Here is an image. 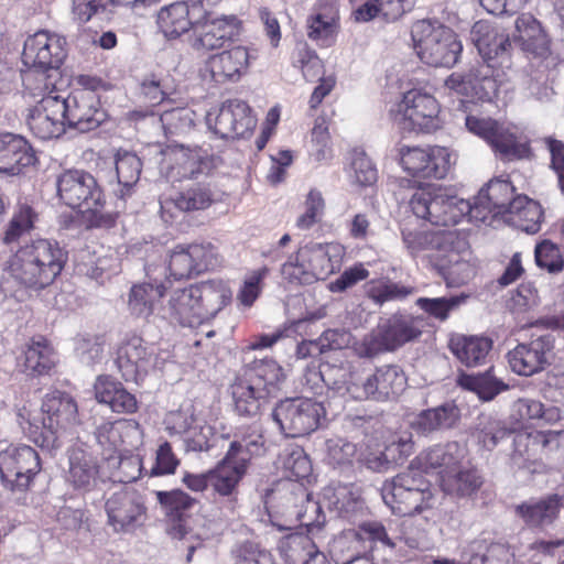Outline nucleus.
Masks as SVG:
<instances>
[{
    "label": "nucleus",
    "mask_w": 564,
    "mask_h": 564,
    "mask_svg": "<svg viewBox=\"0 0 564 564\" xmlns=\"http://www.w3.org/2000/svg\"><path fill=\"white\" fill-rule=\"evenodd\" d=\"M194 285L174 290L165 305L159 310V316L182 326L196 327L202 323Z\"/></svg>",
    "instance_id": "nucleus-31"
},
{
    "label": "nucleus",
    "mask_w": 564,
    "mask_h": 564,
    "mask_svg": "<svg viewBox=\"0 0 564 564\" xmlns=\"http://www.w3.org/2000/svg\"><path fill=\"white\" fill-rule=\"evenodd\" d=\"M215 193L205 183H194L178 193L160 198L161 217L173 220L176 213H189L207 209L216 200Z\"/></svg>",
    "instance_id": "nucleus-26"
},
{
    "label": "nucleus",
    "mask_w": 564,
    "mask_h": 564,
    "mask_svg": "<svg viewBox=\"0 0 564 564\" xmlns=\"http://www.w3.org/2000/svg\"><path fill=\"white\" fill-rule=\"evenodd\" d=\"M194 30V48L206 51L221 47L237 34L234 20L227 18L208 20L207 17L199 25H196Z\"/></svg>",
    "instance_id": "nucleus-38"
},
{
    "label": "nucleus",
    "mask_w": 564,
    "mask_h": 564,
    "mask_svg": "<svg viewBox=\"0 0 564 564\" xmlns=\"http://www.w3.org/2000/svg\"><path fill=\"white\" fill-rule=\"evenodd\" d=\"M195 112L187 107L166 108L160 115L165 135L187 133L194 126Z\"/></svg>",
    "instance_id": "nucleus-55"
},
{
    "label": "nucleus",
    "mask_w": 564,
    "mask_h": 564,
    "mask_svg": "<svg viewBox=\"0 0 564 564\" xmlns=\"http://www.w3.org/2000/svg\"><path fill=\"white\" fill-rule=\"evenodd\" d=\"M553 348L554 340L550 334L539 336L529 343H521L507 355L510 369L519 376H533L550 365Z\"/></svg>",
    "instance_id": "nucleus-23"
},
{
    "label": "nucleus",
    "mask_w": 564,
    "mask_h": 564,
    "mask_svg": "<svg viewBox=\"0 0 564 564\" xmlns=\"http://www.w3.org/2000/svg\"><path fill=\"white\" fill-rule=\"evenodd\" d=\"M208 4L205 0H187L166 6L159 11V28L165 37L176 39L209 15Z\"/></svg>",
    "instance_id": "nucleus-19"
},
{
    "label": "nucleus",
    "mask_w": 564,
    "mask_h": 564,
    "mask_svg": "<svg viewBox=\"0 0 564 564\" xmlns=\"http://www.w3.org/2000/svg\"><path fill=\"white\" fill-rule=\"evenodd\" d=\"M36 219L37 214L30 205L19 204L4 230L3 242L6 245L19 242L22 237L31 232Z\"/></svg>",
    "instance_id": "nucleus-53"
},
{
    "label": "nucleus",
    "mask_w": 564,
    "mask_h": 564,
    "mask_svg": "<svg viewBox=\"0 0 564 564\" xmlns=\"http://www.w3.org/2000/svg\"><path fill=\"white\" fill-rule=\"evenodd\" d=\"M513 412L521 421H536L539 424H552L561 419L558 408H545L541 401L531 398H522L516 401Z\"/></svg>",
    "instance_id": "nucleus-52"
},
{
    "label": "nucleus",
    "mask_w": 564,
    "mask_h": 564,
    "mask_svg": "<svg viewBox=\"0 0 564 564\" xmlns=\"http://www.w3.org/2000/svg\"><path fill=\"white\" fill-rule=\"evenodd\" d=\"M82 88L75 89L62 98L63 113L69 128L88 132L98 128L106 120V112L100 107L96 89L101 85L99 78L82 76Z\"/></svg>",
    "instance_id": "nucleus-7"
},
{
    "label": "nucleus",
    "mask_w": 564,
    "mask_h": 564,
    "mask_svg": "<svg viewBox=\"0 0 564 564\" xmlns=\"http://www.w3.org/2000/svg\"><path fill=\"white\" fill-rule=\"evenodd\" d=\"M281 275L291 284L306 285L315 282L307 262L303 260L300 249L291 254L281 267Z\"/></svg>",
    "instance_id": "nucleus-62"
},
{
    "label": "nucleus",
    "mask_w": 564,
    "mask_h": 564,
    "mask_svg": "<svg viewBox=\"0 0 564 564\" xmlns=\"http://www.w3.org/2000/svg\"><path fill=\"white\" fill-rule=\"evenodd\" d=\"M202 323L213 319L232 299V292L223 280H207L193 284Z\"/></svg>",
    "instance_id": "nucleus-34"
},
{
    "label": "nucleus",
    "mask_w": 564,
    "mask_h": 564,
    "mask_svg": "<svg viewBox=\"0 0 564 564\" xmlns=\"http://www.w3.org/2000/svg\"><path fill=\"white\" fill-rule=\"evenodd\" d=\"M465 126L469 132L484 139L501 159H522L529 154L528 144L520 140L514 127L471 115L465 117Z\"/></svg>",
    "instance_id": "nucleus-11"
},
{
    "label": "nucleus",
    "mask_w": 564,
    "mask_h": 564,
    "mask_svg": "<svg viewBox=\"0 0 564 564\" xmlns=\"http://www.w3.org/2000/svg\"><path fill=\"white\" fill-rule=\"evenodd\" d=\"M282 465L286 476L293 478L295 481L308 477L312 473L311 460L300 446L285 451Z\"/></svg>",
    "instance_id": "nucleus-63"
},
{
    "label": "nucleus",
    "mask_w": 564,
    "mask_h": 564,
    "mask_svg": "<svg viewBox=\"0 0 564 564\" xmlns=\"http://www.w3.org/2000/svg\"><path fill=\"white\" fill-rule=\"evenodd\" d=\"M39 453L25 444L9 445L0 452V478L17 501L25 502V495L41 470Z\"/></svg>",
    "instance_id": "nucleus-6"
},
{
    "label": "nucleus",
    "mask_w": 564,
    "mask_h": 564,
    "mask_svg": "<svg viewBox=\"0 0 564 564\" xmlns=\"http://www.w3.org/2000/svg\"><path fill=\"white\" fill-rule=\"evenodd\" d=\"M315 543L303 533L289 534L280 541L279 550L290 564H301L312 552Z\"/></svg>",
    "instance_id": "nucleus-54"
},
{
    "label": "nucleus",
    "mask_w": 564,
    "mask_h": 564,
    "mask_svg": "<svg viewBox=\"0 0 564 564\" xmlns=\"http://www.w3.org/2000/svg\"><path fill=\"white\" fill-rule=\"evenodd\" d=\"M249 58L248 48L238 45L210 56L207 68L215 83H236L247 72Z\"/></svg>",
    "instance_id": "nucleus-30"
},
{
    "label": "nucleus",
    "mask_w": 564,
    "mask_h": 564,
    "mask_svg": "<svg viewBox=\"0 0 564 564\" xmlns=\"http://www.w3.org/2000/svg\"><path fill=\"white\" fill-rule=\"evenodd\" d=\"M66 261L67 253L56 241L37 239L26 243L7 261L0 293L7 296L17 289H45L59 275Z\"/></svg>",
    "instance_id": "nucleus-1"
},
{
    "label": "nucleus",
    "mask_w": 564,
    "mask_h": 564,
    "mask_svg": "<svg viewBox=\"0 0 564 564\" xmlns=\"http://www.w3.org/2000/svg\"><path fill=\"white\" fill-rule=\"evenodd\" d=\"M34 160L23 137L13 133L0 134V173L19 174L21 167L30 166Z\"/></svg>",
    "instance_id": "nucleus-35"
},
{
    "label": "nucleus",
    "mask_w": 564,
    "mask_h": 564,
    "mask_svg": "<svg viewBox=\"0 0 564 564\" xmlns=\"http://www.w3.org/2000/svg\"><path fill=\"white\" fill-rule=\"evenodd\" d=\"M466 456V448L458 442L438 444L421 453L416 460L424 470H438L440 482L443 474H449L457 469Z\"/></svg>",
    "instance_id": "nucleus-33"
},
{
    "label": "nucleus",
    "mask_w": 564,
    "mask_h": 564,
    "mask_svg": "<svg viewBox=\"0 0 564 564\" xmlns=\"http://www.w3.org/2000/svg\"><path fill=\"white\" fill-rule=\"evenodd\" d=\"M325 409L322 402L311 398H288L281 400L272 410L271 417L280 432L286 437H302L314 432Z\"/></svg>",
    "instance_id": "nucleus-8"
},
{
    "label": "nucleus",
    "mask_w": 564,
    "mask_h": 564,
    "mask_svg": "<svg viewBox=\"0 0 564 564\" xmlns=\"http://www.w3.org/2000/svg\"><path fill=\"white\" fill-rule=\"evenodd\" d=\"M303 260L314 275V280H324L340 265L344 248L339 243L310 242L300 248Z\"/></svg>",
    "instance_id": "nucleus-32"
},
{
    "label": "nucleus",
    "mask_w": 564,
    "mask_h": 564,
    "mask_svg": "<svg viewBox=\"0 0 564 564\" xmlns=\"http://www.w3.org/2000/svg\"><path fill=\"white\" fill-rule=\"evenodd\" d=\"M430 482L410 468L383 482L381 497L398 516H413L431 507L433 495Z\"/></svg>",
    "instance_id": "nucleus-5"
},
{
    "label": "nucleus",
    "mask_w": 564,
    "mask_h": 564,
    "mask_svg": "<svg viewBox=\"0 0 564 564\" xmlns=\"http://www.w3.org/2000/svg\"><path fill=\"white\" fill-rule=\"evenodd\" d=\"M467 297L468 295L464 293L449 297H419L416 305L429 316L444 322L448 318L452 311L465 303Z\"/></svg>",
    "instance_id": "nucleus-56"
},
{
    "label": "nucleus",
    "mask_w": 564,
    "mask_h": 564,
    "mask_svg": "<svg viewBox=\"0 0 564 564\" xmlns=\"http://www.w3.org/2000/svg\"><path fill=\"white\" fill-rule=\"evenodd\" d=\"M105 511L107 524L118 534L134 533L148 519L143 496L131 489L113 492L105 502Z\"/></svg>",
    "instance_id": "nucleus-13"
},
{
    "label": "nucleus",
    "mask_w": 564,
    "mask_h": 564,
    "mask_svg": "<svg viewBox=\"0 0 564 564\" xmlns=\"http://www.w3.org/2000/svg\"><path fill=\"white\" fill-rule=\"evenodd\" d=\"M387 351H394V349L381 323L356 345V352L362 358H373Z\"/></svg>",
    "instance_id": "nucleus-60"
},
{
    "label": "nucleus",
    "mask_w": 564,
    "mask_h": 564,
    "mask_svg": "<svg viewBox=\"0 0 564 564\" xmlns=\"http://www.w3.org/2000/svg\"><path fill=\"white\" fill-rule=\"evenodd\" d=\"M59 199L70 208L98 214L105 205V195L96 178L84 170H66L56 177Z\"/></svg>",
    "instance_id": "nucleus-9"
},
{
    "label": "nucleus",
    "mask_w": 564,
    "mask_h": 564,
    "mask_svg": "<svg viewBox=\"0 0 564 564\" xmlns=\"http://www.w3.org/2000/svg\"><path fill=\"white\" fill-rule=\"evenodd\" d=\"M494 341L486 336L454 335L448 347L452 354L466 367H478L486 364Z\"/></svg>",
    "instance_id": "nucleus-37"
},
{
    "label": "nucleus",
    "mask_w": 564,
    "mask_h": 564,
    "mask_svg": "<svg viewBox=\"0 0 564 564\" xmlns=\"http://www.w3.org/2000/svg\"><path fill=\"white\" fill-rule=\"evenodd\" d=\"M460 410L453 401L421 411L412 422V427L422 435L443 432L456 426Z\"/></svg>",
    "instance_id": "nucleus-36"
},
{
    "label": "nucleus",
    "mask_w": 564,
    "mask_h": 564,
    "mask_svg": "<svg viewBox=\"0 0 564 564\" xmlns=\"http://www.w3.org/2000/svg\"><path fill=\"white\" fill-rule=\"evenodd\" d=\"M95 397L99 403L107 404L117 413H133L138 409L135 397L120 382L108 376H99L94 386Z\"/></svg>",
    "instance_id": "nucleus-39"
},
{
    "label": "nucleus",
    "mask_w": 564,
    "mask_h": 564,
    "mask_svg": "<svg viewBox=\"0 0 564 564\" xmlns=\"http://www.w3.org/2000/svg\"><path fill=\"white\" fill-rule=\"evenodd\" d=\"M561 499L550 495L539 500H529L516 507L517 514L531 528H546L557 518Z\"/></svg>",
    "instance_id": "nucleus-40"
},
{
    "label": "nucleus",
    "mask_w": 564,
    "mask_h": 564,
    "mask_svg": "<svg viewBox=\"0 0 564 564\" xmlns=\"http://www.w3.org/2000/svg\"><path fill=\"white\" fill-rule=\"evenodd\" d=\"M458 384L469 391L475 392L480 400L491 401L500 392L509 389V386L494 373V368L477 375H460Z\"/></svg>",
    "instance_id": "nucleus-48"
},
{
    "label": "nucleus",
    "mask_w": 564,
    "mask_h": 564,
    "mask_svg": "<svg viewBox=\"0 0 564 564\" xmlns=\"http://www.w3.org/2000/svg\"><path fill=\"white\" fill-rule=\"evenodd\" d=\"M540 441L536 438V432H519L513 437V452L511 458L518 466H524L528 462L539 458Z\"/></svg>",
    "instance_id": "nucleus-61"
},
{
    "label": "nucleus",
    "mask_w": 564,
    "mask_h": 564,
    "mask_svg": "<svg viewBox=\"0 0 564 564\" xmlns=\"http://www.w3.org/2000/svg\"><path fill=\"white\" fill-rule=\"evenodd\" d=\"M155 496L164 514L175 522L171 534L183 539L187 533L186 519L198 510L199 501L180 489L155 491Z\"/></svg>",
    "instance_id": "nucleus-29"
},
{
    "label": "nucleus",
    "mask_w": 564,
    "mask_h": 564,
    "mask_svg": "<svg viewBox=\"0 0 564 564\" xmlns=\"http://www.w3.org/2000/svg\"><path fill=\"white\" fill-rule=\"evenodd\" d=\"M206 124L221 139L243 138L256 127L249 105L240 99H229L221 104L216 112H208Z\"/></svg>",
    "instance_id": "nucleus-16"
},
{
    "label": "nucleus",
    "mask_w": 564,
    "mask_h": 564,
    "mask_svg": "<svg viewBox=\"0 0 564 564\" xmlns=\"http://www.w3.org/2000/svg\"><path fill=\"white\" fill-rule=\"evenodd\" d=\"M506 73L495 74V65H477L468 70L454 72L445 79V87L470 101H491L505 82Z\"/></svg>",
    "instance_id": "nucleus-10"
},
{
    "label": "nucleus",
    "mask_w": 564,
    "mask_h": 564,
    "mask_svg": "<svg viewBox=\"0 0 564 564\" xmlns=\"http://www.w3.org/2000/svg\"><path fill=\"white\" fill-rule=\"evenodd\" d=\"M513 40L523 52L534 58L545 59L551 55V39L541 22L530 13H522L514 21Z\"/></svg>",
    "instance_id": "nucleus-28"
},
{
    "label": "nucleus",
    "mask_w": 564,
    "mask_h": 564,
    "mask_svg": "<svg viewBox=\"0 0 564 564\" xmlns=\"http://www.w3.org/2000/svg\"><path fill=\"white\" fill-rule=\"evenodd\" d=\"M235 564H275L272 555L257 543L243 542L231 551Z\"/></svg>",
    "instance_id": "nucleus-64"
},
{
    "label": "nucleus",
    "mask_w": 564,
    "mask_h": 564,
    "mask_svg": "<svg viewBox=\"0 0 564 564\" xmlns=\"http://www.w3.org/2000/svg\"><path fill=\"white\" fill-rule=\"evenodd\" d=\"M55 365V354L48 341L42 337H33L23 351V370L28 375L42 376Z\"/></svg>",
    "instance_id": "nucleus-45"
},
{
    "label": "nucleus",
    "mask_w": 564,
    "mask_h": 564,
    "mask_svg": "<svg viewBox=\"0 0 564 564\" xmlns=\"http://www.w3.org/2000/svg\"><path fill=\"white\" fill-rule=\"evenodd\" d=\"M402 240L412 256L423 251H435L441 258L443 253L466 252L468 241L466 237L457 230H433V231H412L402 230Z\"/></svg>",
    "instance_id": "nucleus-21"
},
{
    "label": "nucleus",
    "mask_w": 564,
    "mask_h": 564,
    "mask_svg": "<svg viewBox=\"0 0 564 564\" xmlns=\"http://www.w3.org/2000/svg\"><path fill=\"white\" fill-rule=\"evenodd\" d=\"M165 359L162 352L133 335L128 337L117 350V366L126 381L139 382L154 370H162Z\"/></svg>",
    "instance_id": "nucleus-12"
},
{
    "label": "nucleus",
    "mask_w": 564,
    "mask_h": 564,
    "mask_svg": "<svg viewBox=\"0 0 564 564\" xmlns=\"http://www.w3.org/2000/svg\"><path fill=\"white\" fill-rule=\"evenodd\" d=\"M464 252H457V254H453L452 252H446L441 256V259L447 261V267L445 268V280L448 286H459L467 283L475 274L474 268L469 264L468 261L462 259V254Z\"/></svg>",
    "instance_id": "nucleus-58"
},
{
    "label": "nucleus",
    "mask_w": 564,
    "mask_h": 564,
    "mask_svg": "<svg viewBox=\"0 0 564 564\" xmlns=\"http://www.w3.org/2000/svg\"><path fill=\"white\" fill-rule=\"evenodd\" d=\"M393 349L419 338L424 327V318L405 313H395L380 322Z\"/></svg>",
    "instance_id": "nucleus-41"
},
{
    "label": "nucleus",
    "mask_w": 564,
    "mask_h": 564,
    "mask_svg": "<svg viewBox=\"0 0 564 564\" xmlns=\"http://www.w3.org/2000/svg\"><path fill=\"white\" fill-rule=\"evenodd\" d=\"M45 415L31 416L25 409L18 413V422L30 441L42 449L52 451L59 446L58 430H67L78 423V409L74 399L63 392L47 394L42 403Z\"/></svg>",
    "instance_id": "nucleus-3"
},
{
    "label": "nucleus",
    "mask_w": 564,
    "mask_h": 564,
    "mask_svg": "<svg viewBox=\"0 0 564 564\" xmlns=\"http://www.w3.org/2000/svg\"><path fill=\"white\" fill-rule=\"evenodd\" d=\"M470 39L484 59L482 65H495V74L498 66L510 67V53L512 50L509 34L501 28L489 21L479 20L470 30Z\"/></svg>",
    "instance_id": "nucleus-18"
},
{
    "label": "nucleus",
    "mask_w": 564,
    "mask_h": 564,
    "mask_svg": "<svg viewBox=\"0 0 564 564\" xmlns=\"http://www.w3.org/2000/svg\"><path fill=\"white\" fill-rule=\"evenodd\" d=\"M242 377L259 388H263V390L270 394L284 379V373L282 368L273 359L264 357L256 359L251 365L247 366Z\"/></svg>",
    "instance_id": "nucleus-49"
},
{
    "label": "nucleus",
    "mask_w": 564,
    "mask_h": 564,
    "mask_svg": "<svg viewBox=\"0 0 564 564\" xmlns=\"http://www.w3.org/2000/svg\"><path fill=\"white\" fill-rule=\"evenodd\" d=\"M264 452V437L258 426L238 429L224 458L209 469L213 490L220 498L238 496L239 484L247 475L251 459L263 455Z\"/></svg>",
    "instance_id": "nucleus-2"
},
{
    "label": "nucleus",
    "mask_w": 564,
    "mask_h": 564,
    "mask_svg": "<svg viewBox=\"0 0 564 564\" xmlns=\"http://www.w3.org/2000/svg\"><path fill=\"white\" fill-rule=\"evenodd\" d=\"M142 163L137 154L129 151H118L116 155V172L118 183L123 188L130 189L139 181Z\"/></svg>",
    "instance_id": "nucleus-57"
},
{
    "label": "nucleus",
    "mask_w": 564,
    "mask_h": 564,
    "mask_svg": "<svg viewBox=\"0 0 564 564\" xmlns=\"http://www.w3.org/2000/svg\"><path fill=\"white\" fill-rule=\"evenodd\" d=\"M507 221L528 234L540 230L543 212L541 205L525 195L513 198L511 210L507 213Z\"/></svg>",
    "instance_id": "nucleus-43"
},
{
    "label": "nucleus",
    "mask_w": 564,
    "mask_h": 564,
    "mask_svg": "<svg viewBox=\"0 0 564 564\" xmlns=\"http://www.w3.org/2000/svg\"><path fill=\"white\" fill-rule=\"evenodd\" d=\"M438 112V102L432 95L412 89L403 95L394 120L403 131L431 132L440 128Z\"/></svg>",
    "instance_id": "nucleus-14"
},
{
    "label": "nucleus",
    "mask_w": 564,
    "mask_h": 564,
    "mask_svg": "<svg viewBox=\"0 0 564 564\" xmlns=\"http://www.w3.org/2000/svg\"><path fill=\"white\" fill-rule=\"evenodd\" d=\"M415 0H368L354 11L357 22H369L381 15L387 21H395L414 6Z\"/></svg>",
    "instance_id": "nucleus-42"
},
{
    "label": "nucleus",
    "mask_w": 564,
    "mask_h": 564,
    "mask_svg": "<svg viewBox=\"0 0 564 564\" xmlns=\"http://www.w3.org/2000/svg\"><path fill=\"white\" fill-rule=\"evenodd\" d=\"M444 193L441 188L416 191L410 199V208L417 218L442 226L438 220H442Z\"/></svg>",
    "instance_id": "nucleus-47"
},
{
    "label": "nucleus",
    "mask_w": 564,
    "mask_h": 564,
    "mask_svg": "<svg viewBox=\"0 0 564 564\" xmlns=\"http://www.w3.org/2000/svg\"><path fill=\"white\" fill-rule=\"evenodd\" d=\"M406 383L404 372L394 365H384L355 380L350 384L349 395L355 400L387 401L403 391Z\"/></svg>",
    "instance_id": "nucleus-15"
},
{
    "label": "nucleus",
    "mask_w": 564,
    "mask_h": 564,
    "mask_svg": "<svg viewBox=\"0 0 564 564\" xmlns=\"http://www.w3.org/2000/svg\"><path fill=\"white\" fill-rule=\"evenodd\" d=\"M172 154L178 166L177 174L181 177H194L198 174H206L214 166V159L209 158L205 151L198 148L189 149L182 145L173 150Z\"/></svg>",
    "instance_id": "nucleus-50"
},
{
    "label": "nucleus",
    "mask_w": 564,
    "mask_h": 564,
    "mask_svg": "<svg viewBox=\"0 0 564 564\" xmlns=\"http://www.w3.org/2000/svg\"><path fill=\"white\" fill-rule=\"evenodd\" d=\"M514 187L509 181L492 180L474 198V223L486 224L490 218L506 216L511 210Z\"/></svg>",
    "instance_id": "nucleus-24"
},
{
    "label": "nucleus",
    "mask_w": 564,
    "mask_h": 564,
    "mask_svg": "<svg viewBox=\"0 0 564 564\" xmlns=\"http://www.w3.org/2000/svg\"><path fill=\"white\" fill-rule=\"evenodd\" d=\"M149 281L135 283L130 288L127 299V307L131 316L147 321L151 315L158 314L161 306V299L169 289L167 283L154 275L151 265L147 267Z\"/></svg>",
    "instance_id": "nucleus-25"
},
{
    "label": "nucleus",
    "mask_w": 564,
    "mask_h": 564,
    "mask_svg": "<svg viewBox=\"0 0 564 564\" xmlns=\"http://www.w3.org/2000/svg\"><path fill=\"white\" fill-rule=\"evenodd\" d=\"M401 164L414 177L441 180L451 167V153L443 147L412 148L401 152Z\"/></svg>",
    "instance_id": "nucleus-22"
},
{
    "label": "nucleus",
    "mask_w": 564,
    "mask_h": 564,
    "mask_svg": "<svg viewBox=\"0 0 564 564\" xmlns=\"http://www.w3.org/2000/svg\"><path fill=\"white\" fill-rule=\"evenodd\" d=\"M465 217L474 221V204L456 195H448L445 192L442 220H440L442 226H454Z\"/></svg>",
    "instance_id": "nucleus-59"
},
{
    "label": "nucleus",
    "mask_w": 564,
    "mask_h": 564,
    "mask_svg": "<svg viewBox=\"0 0 564 564\" xmlns=\"http://www.w3.org/2000/svg\"><path fill=\"white\" fill-rule=\"evenodd\" d=\"M231 389L235 410L242 416H256L260 412L262 402L269 395L263 388H259L243 377L238 378Z\"/></svg>",
    "instance_id": "nucleus-44"
},
{
    "label": "nucleus",
    "mask_w": 564,
    "mask_h": 564,
    "mask_svg": "<svg viewBox=\"0 0 564 564\" xmlns=\"http://www.w3.org/2000/svg\"><path fill=\"white\" fill-rule=\"evenodd\" d=\"M411 36L420 59L433 67H452L459 58L463 45L456 33L436 20H419Z\"/></svg>",
    "instance_id": "nucleus-4"
},
{
    "label": "nucleus",
    "mask_w": 564,
    "mask_h": 564,
    "mask_svg": "<svg viewBox=\"0 0 564 564\" xmlns=\"http://www.w3.org/2000/svg\"><path fill=\"white\" fill-rule=\"evenodd\" d=\"M365 294L377 305L404 300L414 293V289L388 280H371L364 285Z\"/></svg>",
    "instance_id": "nucleus-51"
},
{
    "label": "nucleus",
    "mask_w": 564,
    "mask_h": 564,
    "mask_svg": "<svg viewBox=\"0 0 564 564\" xmlns=\"http://www.w3.org/2000/svg\"><path fill=\"white\" fill-rule=\"evenodd\" d=\"M66 481L74 490L84 494L97 489L104 482L98 459L80 447H73L68 452Z\"/></svg>",
    "instance_id": "nucleus-27"
},
{
    "label": "nucleus",
    "mask_w": 564,
    "mask_h": 564,
    "mask_svg": "<svg viewBox=\"0 0 564 564\" xmlns=\"http://www.w3.org/2000/svg\"><path fill=\"white\" fill-rule=\"evenodd\" d=\"M62 97L48 94L28 109L25 122L30 131L41 140L58 138L65 132Z\"/></svg>",
    "instance_id": "nucleus-20"
},
{
    "label": "nucleus",
    "mask_w": 564,
    "mask_h": 564,
    "mask_svg": "<svg viewBox=\"0 0 564 564\" xmlns=\"http://www.w3.org/2000/svg\"><path fill=\"white\" fill-rule=\"evenodd\" d=\"M65 46L63 36L46 31L36 32L24 42L22 62L26 67L40 72L57 69L67 55Z\"/></svg>",
    "instance_id": "nucleus-17"
},
{
    "label": "nucleus",
    "mask_w": 564,
    "mask_h": 564,
    "mask_svg": "<svg viewBox=\"0 0 564 564\" xmlns=\"http://www.w3.org/2000/svg\"><path fill=\"white\" fill-rule=\"evenodd\" d=\"M482 485V477L475 468H462L459 465L449 474H443L441 487L447 495L456 497H470Z\"/></svg>",
    "instance_id": "nucleus-46"
}]
</instances>
